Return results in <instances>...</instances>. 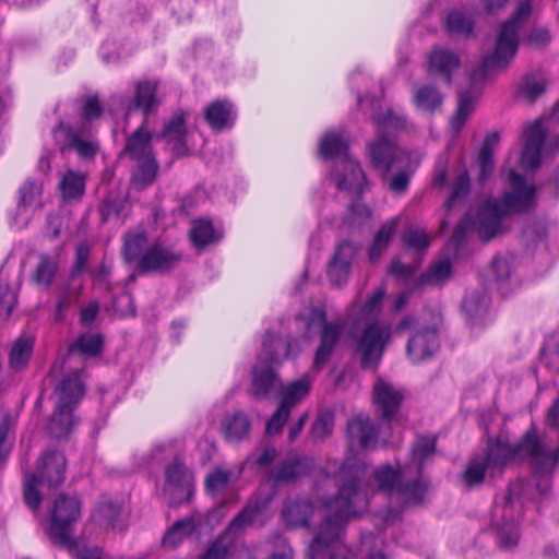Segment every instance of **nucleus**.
<instances>
[{
    "label": "nucleus",
    "instance_id": "nucleus-57",
    "mask_svg": "<svg viewBox=\"0 0 559 559\" xmlns=\"http://www.w3.org/2000/svg\"><path fill=\"white\" fill-rule=\"evenodd\" d=\"M546 91V82L533 75L526 76L521 84L520 95L528 103H534Z\"/></svg>",
    "mask_w": 559,
    "mask_h": 559
},
{
    "label": "nucleus",
    "instance_id": "nucleus-19",
    "mask_svg": "<svg viewBox=\"0 0 559 559\" xmlns=\"http://www.w3.org/2000/svg\"><path fill=\"white\" fill-rule=\"evenodd\" d=\"M404 394L401 390L384 380H378L373 386V403L378 416L391 423L397 414Z\"/></svg>",
    "mask_w": 559,
    "mask_h": 559
},
{
    "label": "nucleus",
    "instance_id": "nucleus-50",
    "mask_svg": "<svg viewBox=\"0 0 559 559\" xmlns=\"http://www.w3.org/2000/svg\"><path fill=\"white\" fill-rule=\"evenodd\" d=\"M451 262L448 259L440 260L429 266L427 272L420 276L421 284H443L451 275Z\"/></svg>",
    "mask_w": 559,
    "mask_h": 559
},
{
    "label": "nucleus",
    "instance_id": "nucleus-28",
    "mask_svg": "<svg viewBox=\"0 0 559 559\" xmlns=\"http://www.w3.org/2000/svg\"><path fill=\"white\" fill-rule=\"evenodd\" d=\"M507 215L496 201L484 204L477 215L476 228L484 242L490 241L502 231L501 218Z\"/></svg>",
    "mask_w": 559,
    "mask_h": 559
},
{
    "label": "nucleus",
    "instance_id": "nucleus-46",
    "mask_svg": "<svg viewBox=\"0 0 559 559\" xmlns=\"http://www.w3.org/2000/svg\"><path fill=\"white\" fill-rule=\"evenodd\" d=\"M436 451V438L418 437L412 447V464L416 465L417 474H420L424 463Z\"/></svg>",
    "mask_w": 559,
    "mask_h": 559
},
{
    "label": "nucleus",
    "instance_id": "nucleus-23",
    "mask_svg": "<svg viewBox=\"0 0 559 559\" xmlns=\"http://www.w3.org/2000/svg\"><path fill=\"white\" fill-rule=\"evenodd\" d=\"M188 116L187 111L178 109L165 123L162 133L156 135L157 139H163L173 145V152L176 156H183L188 153V129L186 126Z\"/></svg>",
    "mask_w": 559,
    "mask_h": 559
},
{
    "label": "nucleus",
    "instance_id": "nucleus-60",
    "mask_svg": "<svg viewBox=\"0 0 559 559\" xmlns=\"http://www.w3.org/2000/svg\"><path fill=\"white\" fill-rule=\"evenodd\" d=\"M403 241L408 248L424 251L429 246L428 235L424 229L407 228L403 234Z\"/></svg>",
    "mask_w": 559,
    "mask_h": 559
},
{
    "label": "nucleus",
    "instance_id": "nucleus-10",
    "mask_svg": "<svg viewBox=\"0 0 559 559\" xmlns=\"http://www.w3.org/2000/svg\"><path fill=\"white\" fill-rule=\"evenodd\" d=\"M122 257L127 264L133 266V270L126 283L124 290L115 299L114 308L121 317H134L136 307L131 296V290L134 289L136 276L140 272V231L130 230L126 234L122 246Z\"/></svg>",
    "mask_w": 559,
    "mask_h": 559
},
{
    "label": "nucleus",
    "instance_id": "nucleus-34",
    "mask_svg": "<svg viewBox=\"0 0 559 559\" xmlns=\"http://www.w3.org/2000/svg\"><path fill=\"white\" fill-rule=\"evenodd\" d=\"M251 421L243 412H236L224 417L222 430L228 442H239L248 437Z\"/></svg>",
    "mask_w": 559,
    "mask_h": 559
},
{
    "label": "nucleus",
    "instance_id": "nucleus-13",
    "mask_svg": "<svg viewBox=\"0 0 559 559\" xmlns=\"http://www.w3.org/2000/svg\"><path fill=\"white\" fill-rule=\"evenodd\" d=\"M52 133L55 143L62 154L74 150L83 159H91L95 156L97 144L93 140L85 138L84 126L78 129L60 122L53 128Z\"/></svg>",
    "mask_w": 559,
    "mask_h": 559
},
{
    "label": "nucleus",
    "instance_id": "nucleus-62",
    "mask_svg": "<svg viewBox=\"0 0 559 559\" xmlns=\"http://www.w3.org/2000/svg\"><path fill=\"white\" fill-rule=\"evenodd\" d=\"M449 153H441L435 164L432 186L443 188L448 181Z\"/></svg>",
    "mask_w": 559,
    "mask_h": 559
},
{
    "label": "nucleus",
    "instance_id": "nucleus-59",
    "mask_svg": "<svg viewBox=\"0 0 559 559\" xmlns=\"http://www.w3.org/2000/svg\"><path fill=\"white\" fill-rule=\"evenodd\" d=\"M81 102V115L86 121H94L98 119L104 112L97 95H87L80 99Z\"/></svg>",
    "mask_w": 559,
    "mask_h": 559
},
{
    "label": "nucleus",
    "instance_id": "nucleus-26",
    "mask_svg": "<svg viewBox=\"0 0 559 559\" xmlns=\"http://www.w3.org/2000/svg\"><path fill=\"white\" fill-rule=\"evenodd\" d=\"M202 515L199 512H192L190 515L177 520L167 528L162 538V545L165 549L174 550L178 548L185 539L191 537L201 524Z\"/></svg>",
    "mask_w": 559,
    "mask_h": 559
},
{
    "label": "nucleus",
    "instance_id": "nucleus-58",
    "mask_svg": "<svg viewBox=\"0 0 559 559\" xmlns=\"http://www.w3.org/2000/svg\"><path fill=\"white\" fill-rule=\"evenodd\" d=\"M334 428V416L332 413L326 412L321 414L312 425V436L318 441L325 440L331 436Z\"/></svg>",
    "mask_w": 559,
    "mask_h": 559
},
{
    "label": "nucleus",
    "instance_id": "nucleus-32",
    "mask_svg": "<svg viewBox=\"0 0 559 559\" xmlns=\"http://www.w3.org/2000/svg\"><path fill=\"white\" fill-rule=\"evenodd\" d=\"M313 506L309 500L296 498L285 502L282 514L287 524L306 526L313 515Z\"/></svg>",
    "mask_w": 559,
    "mask_h": 559
},
{
    "label": "nucleus",
    "instance_id": "nucleus-18",
    "mask_svg": "<svg viewBox=\"0 0 559 559\" xmlns=\"http://www.w3.org/2000/svg\"><path fill=\"white\" fill-rule=\"evenodd\" d=\"M524 146L521 164L525 169H536L542 163V148L545 143L546 131L540 119H536L524 129Z\"/></svg>",
    "mask_w": 559,
    "mask_h": 559
},
{
    "label": "nucleus",
    "instance_id": "nucleus-30",
    "mask_svg": "<svg viewBox=\"0 0 559 559\" xmlns=\"http://www.w3.org/2000/svg\"><path fill=\"white\" fill-rule=\"evenodd\" d=\"M204 118L212 130L221 132L234 126L236 112L230 102L217 99L205 107Z\"/></svg>",
    "mask_w": 559,
    "mask_h": 559
},
{
    "label": "nucleus",
    "instance_id": "nucleus-14",
    "mask_svg": "<svg viewBox=\"0 0 559 559\" xmlns=\"http://www.w3.org/2000/svg\"><path fill=\"white\" fill-rule=\"evenodd\" d=\"M310 383L307 379H299L283 390L282 402L266 423V433H278L286 423L292 408L309 392Z\"/></svg>",
    "mask_w": 559,
    "mask_h": 559
},
{
    "label": "nucleus",
    "instance_id": "nucleus-5",
    "mask_svg": "<svg viewBox=\"0 0 559 559\" xmlns=\"http://www.w3.org/2000/svg\"><path fill=\"white\" fill-rule=\"evenodd\" d=\"M296 322L305 329L304 338H311V331L319 329L320 342L313 358V368L321 370L332 357L344 331L345 322L342 320H326V312L321 307L310 308L308 313H298Z\"/></svg>",
    "mask_w": 559,
    "mask_h": 559
},
{
    "label": "nucleus",
    "instance_id": "nucleus-21",
    "mask_svg": "<svg viewBox=\"0 0 559 559\" xmlns=\"http://www.w3.org/2000/svg\"><path fill=\"white\" fill-rule=\"evenodd\" d=\"M440 347L436 328H423L416 331L407 343V355L415 362H421L433 356Z\"/></svg>",
    "mask_w": 559,
    "mask_h": 559
},
{
    "label": "nucleus",
    "instance_id": "nucleus-6",
    "mask_svg": "<svg viewBox=\"0 0 559 559\" xmlns=\"http://www.w3.org/2000/svg\"><path fill=\"white\" fill-rule=\"evenodd\" d=\"M56 407L48 423L49 435L62 439L70 435L74 425L73 409L84 395L82 371L66 376L55 389Z\"/></svg>",
    "mask_w": 559,
    "mask_h": 559
},
{
    "label": "nucleus",
    "instance_id": "nucleus-61",
    "mask_svg": "<svg viewBox=\"0 0 559 559\" xmlns=\"http://www.w3.org/2000/svg\"><path fill=\"white\" fill-rule=\"evenodd\" d=\"M91 253V248L87 242H81L78 245L75 249V262L71 270L70 278L73 281H81L80 275L85 270L88 258Z\"/></svg>",
    "mask_w": 559,
    "mask_h": 559
},
{
    "label": "nucleus",
    "instance_id": "nucleus-9",
    "mask_svg": "<svg viewBox=\"0 0 559 559\" xmlns=\"http://www.w3.org/2000/svg\"><path fill=\"white\" fill-rule=\"evenodd\" d=\"M508 215L523 214L536 206V185L515 170L508 175V190L495 200Z\"/></svg>",
    "mask_w": 559,
    "mask_h": 559
},
{
    "label": "nucleus",
    "instance_id": "nucleus-56",
    "mask_svg": "<svg viewBox=\"0 0 559 559\" xmlns=\"http://www.w3.org/2000/svg\"><path fill=\"white\" fill-rule=\"evenodd\" d=\"M67 549L74 559H106L103 550L97 546L79 545L72 536L71 545H58Z\"/></svg>",
    "mask_w": 559,
    "mask_h": 559
},
{
    "label": "nucleus",
    "instance_id": "nucleus-17",
    "mask_svg": "<svg viewBox=\"0 0 559 559\" xmlns=\"http://www.w3.org/2000/svg\"><path fill=\"white\" fill-rule=\"evenodd\" d=\"M182 259L173 246L155 242L142 253V273H166L174 269Z\"/></svg>",
    "mask_w": 559,
    "mask_h": 559
},
{
    "label": "nucleus",
    "instance_id": "nucleus-44",
    "mask_svg": "<svg viewBox=\"0 0 559 559\" xmlns=\"http://www.w3.org/2000/svg\"><path fill=\"white\" fill-rule=\"evenodd\" d=\"M372 119L376 123L378 134H383L386 138L396 131L404 130L407 126L406 118L391 109H388L383 115H377Z\"/></svg>",
    "mask_w": 559,
    "mask_h": 559
},
{
    "label": "nucleus",
    "instance_id": "nucleus-16",
    "mask_svg": "<svg viewBox=\"0 0 559 559\" xmlns=\"http://www.w3.org/2000/svg\"><path fill=\"white\" fill-rule=\"evenodd\" d=\"M67 460L62 452L48 451L37 461L36 471L31 475H36L40 484L49 488L60 486L66 479Z\"/></svg>",
    "mask_w": 559,
    "mask_h": 559
},
{
    "label": "nucleus",
    "instance_id": "nucleus-41",
    "mask_svg": "<svg viewBox=\"0 0 559 559\" xmlns=\"http://www.w3.org/2000/svg\"><path fill=\"white\" fill-rule=\"evenodd\" d=\"M34 346V338L31 335H21L12 344L9 354V366L15 371L26 367L31 358Z\"/></svg>",
    "mask_w": 559,
    "mask_h": 559
},
{
    "label": "nucleus",
    "instance_id": "nucleus-24",
    "mask_svg": "<svg viewBox=\"0 0 559 559\" xmlns=\"http://www.w3.org/2000/svg\"><path fill=\"white\" fill-rule=\"evenodd\" d=\"M347 437L350 443L361 449H376L379 429L367 415H357L347 423Z\"/></svg>",
    "mask_w": 559,
    "mask_h": 559
},
{
    "label": "nucleus",
    "instance_id": "nucleus-25",
    "mask_svg": "<svg viewBox=\"0 0 559 559\" xmlns=\"http://www.w3.org/2000/svg\"><path fill=\"white\" fill-rule=\"evenodd\" d=\"M514 506L506 509V504L501 508V520H497L493 524L496 544L501 550H513L520 542V532L518 523L513 519H507ZM495 516H498L500 508H495Z\"/></svg>",
    "mask_w": 559,
    "mask_h": 559
},
{
    "label": "nucleus",
    "instance_id": "nucleus-2",
    "mask_svg": "<svg viewBox=\"0 0 559 559\" xmlns=\"http://www.w3.org/2000/svg\"><path fill=\"white\" fill-rule=\"evenodd\" d=\"M386 294L384 285L377 287L360 309V318L368 321L355 336V352L364 369H376L391 338V325L377 321Z\"/></svg>",
    "mask_w": 559,
    "mask_h": 559
},
{
    "label": "nucleus",
    "instance_id": "nucleus-36",
    "mask_svg": "<svg viewBox=\"0 0 559 559\" xmlns=\"http://www.w3.org/2000/svg\"><path fill=\"white\" fill-rule=\"evenodd\" d=\"M277 386V377L273 369L259 361L252 371V393L255 397H267Z\"/></svg>",
    "mask_w": 559,
    "mask_h": 559
},
{
    "label": "nucleus",
    "instance_id": "nucleus-3",
    "mask_svg": "<svg viewBox=\"0 0 559 559\" xmlns=\"http://www.w3.org/2000/svg\"><path fill=\"white\" fill-rule=\"evenodd\" d=\"M497 440L507 464L515 460L530 459L535 469L544 471L559 462V442L552 444L547 433L539 435L535 424L530 426L518 443L511 444L501 437Z\"/></svg>",
    "mask_w": 559,
    "mask_h": 559
},
{
    "label": "nucleus",
    "instance_id": "nucleus-53",
    "mask_svg": "<svg viewBox=\"0 0 559 559\" xmlns=\"http://www.w3.org/2000/svg\"><path fill=\"white\" fill-rule=\"evenodd\" d=\"M469 188V176L467 170H464L456 176L452 183L450 197L444 203L447 211H450L457 201L463 200L468 194Z\"/></svg>",
    "mask_w": 559,
    "mask_h": 559
},
{
    "label": "nucleus",
    "instance_id": "nucleus-11",
    "mask_svg": "<svg viewBox=\"0 0 559 559\" xmlns=\"http://www.w3.org/2000/svg\"><path fill=\"white\" fill-rule=\"evenodd\" d=\"M506 465V456L497 438L489 439L484 452L468 461L463 479L469 488L478 486L483 484L487 473L493 476L496 473H501Z\"/></svg>",
    "mask_w": 559,
    "mask_h": 559
},
{
    "label": "nucleus",
    "instance_id": "nucleus-54",
    "mask_svg": "<svg viewBox=\"0 0 559 559\" xmlns=\"http://www.w3.org/2000/svg\"><path fill=\"white\" fill-rule=\"evenodd\" d=\"M447 28L452 35H469L473 21L461 11H451L447 17Z\"/></svg>",
    "mask_w": 559,
    "mask_h": 559
},
{
    "label": "nucleus",
    "instance_id": "nucleus-49",
    "mask_svg": "<svg viewBox=\"0 0 559 559\" xmlns=\"http://www.w3.org/2000/svg\"><path fill=\"white\" fill-rule=\"evenodd\" d=\"M475 98L468 92H460L457 108L451 119V127L455 132H460L465 121L474 110Z\"/></svg>",
    "mask_w": 559,
    "mask_h": 559
},
{
    "label": "nucleus",
    "instance_id": "nucleus-22",
    "mask_svg": "<svg viewBox=\"0 0 559 559\" xmlns=\"http://www.w3.org/2000/svg\"><path fill=\"white\" fill-rule=\"evenodd\" d=\"M550 489V480L548 477H539L537 480L516 479L509 485L508 495L506 496V509L519 502L521 506L524 501L535 500L537 496L547 495Z\"/></svg>",
    "mask_w": 559,
    "mask_h": 559
},
{
    "label": "nucleus",
    "instance_id": "nucleus-29",
    "mask_svg": "<svg viewBox=\"0 0 559 559\" xmlns=\"http://www.w3.org/2000/svg\"><path fill=\"white\" fill-rule=\"evenodd\" d=\"M461 66L457 53L447 48H435L428 57V72L451 83L452 74Z\"/></svg>",
    "mask_w": 559,
    "mask_h": 559
},
{
    "label": "nucleus",
    "instance_id": "nucleus-51",
    "mask_svg": "<svg viewBox=\"0 0 559 559\" xmlns=\"http://www.w3.org/2000/svg\"><path fill=\"white\" fill-rule=\"evenodd\" d=\"M128 210H129V203L126 199L107 197L102 202L98 211H99L102 221L105 223L115 216L126 217Z\"/></svg>",
    "mask_w": 559,
    "mask_h": 559
},
{
    "label": "nucleus",
    "instance_id": "nucleus-45",
    "mask_svg": "<svg viewBox=\"0 0 559 559\" xmlns=\"http://www.w3.org/2000/svg\"><path fill=\"white\" fill-rule=\"evenodd\" d=\"M258 511V506H247L231 520L227 528L221 534H226L227 539L235 542L237 535L252 524Z\"/></svg>",
    "mask_w": 559,
    "mask_h": 559
},
{
    "label": "nucleus",
    "instance_id": "nucleus-63",
    "mask_svg": "<svg viewBox=\"0 0 559 559\" xmlns=\"http://www.w3.org/2000/svg\"><path fill=\"white\" fill-rule=\"evenodd\" d=\"M277 451L271 444H265L259 449V453H253L247 459V463L252 466H266L271 464L276 457Z\"/></svg>",
    "mask_w": 559,
    "mask_h": 559
},
{
    "label": "nucleus",
    "instance_id": "nucleus-43",
    "mask_svg": "<svg viewBox=\"0 0 559 559\" xmlns=\"http://www.w3.org/2000/svg\"><path fill=\"white\" fill-rule=\"evenodd\" d=\"M399 222L397 219H391L384 223L379 231L377 233L373 243L369 250V259L371 262H376L380 259L382 253L388 248L391 238L394 236L397 229Z\"/></svg>",
    "mask_w": 559,
    "mask_h": 559
},
{
    "label": "nucleus",
    "instance_id": "nucleus-39",
    "mask_svg": "<svg viewBox=\"0 0 559 559\" xmlns=\"http://www.w3.org/2000/svg\"><path fill=\"white\" fill-rule=\"evenodd\" d=\"M292 354V342L267 332L262 342V355L271 362L278 364Z\"/></svg>",
    "mask_w": 559,
    "mask_h": 559
},
{
    "label": "nucleus",
    "instance_id": "nucleus-27",
    "mask_svg": "<svg viewBox=\"0 0 559 559\" xmlns=\"http://www.w3.org/2000/svg\"><path fill=\"white\" fill-rule=\"evenodd\" d=\"M395 143L383 134H378V139L370 142L367 146V154L370 163L386 177L395 160Z\"/></svg>",
    "mask_w": 559,
    "mask_h": 559
},
{
    "label": "nucleus",
    "instance_id": "nucleus-12",
    "mask_svg": "<svg viewBox=\"0 0 559 559\" xmlns=\"http://www.w3.org/2000/svg\"><path fill=\"white\" fill-rule=\"evenodd\" d=\"M164 491L170 507L178 508L191 501L194 493V483L181 462L175 461L166 467Z\"/></svg>",
    "mask_w": 559,
    "mask_h": 559
},
{
    "label": "nucleus",
    "instance_id": "nucleus-35",
    "mask_svg": "<svg viewBox=\"0 0 559 559\" xmlns=\"http://www.w3.org/2000/svg\"><path fill=\"white\" fill-rule=\"evenodd\" d=\"M489 306V296L485 292H469L465 295L462 304V310L466 317V320L471 324L480 323Z\"/></svg>",
    "mask_w": 559,
    "mask_h": 559
},
{
    "label": "nucleus",
    "instance_id": "nucleus-64",
    "mask_svg": "<svg viewBox=\"0 0 559 559\" xmlns=\"http://www.w3.org/2000/svg\"><path fill=\"white\" fill-rule=\"evenodd\" d=\"M41 193L40 185L26 181L20 189V206L32 205Z\"/></svg>",
    "mask_w": 559,
    "mask_h": 559
},
{
    "label": "nucleus",
    "instance_id": "nucleus-8",
    "mask_svg": "<svg viewBox=\"0 0 559 559\" xmlns=\"http://www.w3.org/2000/svg\"><path fill=\"white\" fill-rule=\"evenodd\" d=\"M82 514V503L76 496L59 493L49 509L46 533L55 545H71L73 526Z\"/></svg>",
    "mask_w": 559,
    "mask_h": 559
},
{
    "label": "nucleus",
    "instance_id": "nucleus-38",
    "mask_svg": "<svg viewBox=\"0 0 559 559\" xmlns=\"http://www.w3.org/2000/svg\"><path fill=\"white\" fill-rule=\"evenodd\" d=\"M222 235L215 230L213 224L209 219H195L189 230V238L197 249H204L205 247L217 242Z\"/></svg>",
    "mask_w": 559,
    "mask_h": 559
},
{
    "label": "nucleus",
    "instance_id": "nucleus-7",
    "mask_svg": "<svg viewBox=\"0 0 559 559\" xmlns=\"http://www.w3.org/2000/svg\"><path fill=\"white\" fill-rule=\"evenodd\" d=\"M373 478L378 489L386 492L390 499L402 508L419 506L425 500L428 484L419 474L407 479L404 471L385 464L374 471Z\"/></svg>",
    "mask_w": 559,
    "mask_h": 559
},
{
    "label": "nucleus",
    "instance_id": "nucleus-42",
    "mask_svg": "<svg viewBox=\"0 0 559 559\" xmlns=\"http://www.w3.org/2000/svg\"><path fill=\"white\" fill-rule=\"evenodd\" d=\"M164 100L157 80L142 81V114H155Z\"/></svg>",
    "mask_w": 559,
    "mask_h": 559
},
{
    "label": "nucleus",
    "instance_id": "nucleus-48",
    "mask_svg": "<svg viewBox=\"0 0 559 559\" xmlns=\"http://www.w3.org/2000/svg\"><path fill=\"white\" fill-rule=\"evenodd\" d=\"M234 547V542L227 539L226 534H219L212 540L198 559H228Z\"/></svg>",
    "mask_w": 559,
    "mask_h": 559
},
{
    "label": "nucleus",
    "instance_id": "nucleus-47",
    "mask_svg": "<svg viewBox=\"0 0 559 559\" xmlns=\"http://www.w3.org/2000/svg\"><path fill=\"white\" fill-rule=\"evenodd\" d=\"M103 338L99 334L84 333L69 348L68 356L75 352L84 356H96L100 353Z\"/></svg>",
    "mask_w": 559,
    "mask_h": 559
},
{
    "label": "nucleus",
    "instance_id": "nucleus-37",
    "mask_svg": "<svg viewBox=\"0 0 559 559\" xmlns=\"http://www.w3.org/2000/svg\"><path fill=\"white\" fill-rule=\"evenodd\" d=\"M413 102L417 109L432 114L442 106L443 95L436 86L424 84L413 90Z\"/></svg>",
    "mask_w": 559,
    "mask_h": 559
},
{
    "label": "nucleus",
    "instance_id": "nucleus-15",
    "mask_svg": "<svg viewBox=\"0 0 559 559\" xmlns=\"http://www.w3.org/2000/svg\"><path fill=\"white\" fill-rule=\"evenodd\" d=\"M314 466L316 463L311 456L290 455L270 468L266 477L269 481L275 485L288 484L308 476Z\"/></svg>",
    "mask_w": 559,
    "mask_h": 559
},
{
    "label": "nucleus",
    "instance_id": "nucleus-20",
    "mask_svg": "<svg viewBox=\"0 0 559 559\" xmlns=\"http://www.w3.org/2000/svg\"><path fill=\"white\" fill-rule=\"evenodd\" d=\"M356 254L357 248L353 242L344 240L337 243L328 265V276L333 286L346 283Z\"/></svg>",
    "mask_w": 559,
    "mask_h": 559
},
{
    "label": "nucleus",
    "instance_id": "nucleus-31",
    "mask_svg": "<svg viewBox=\"0 0 559 559\" xmlns=\"http://www.w3.org/2000/svg\"><path fill=\"white\" fill-rule=\"evenodd\" d=\"M84 284L82 281H73L59 284L56 288L57 301L55 308V319L57 321L64 320L68 311L78 302Z\"/></svg>",
    "mask_w": 559,
    "mask_h": 559
},
{
    "label": "nucleus",
    "instance_id": "nucleus-55",
    "mask_svg": "<svg viewBox=\"0 0 559 559\" xmlns=\"http://www.w3.org/2000/svg\"><path fill=\"white\" fill-rule=\"evenodd\" d=\"M57 269L58 265L53 259L48 255H41L35 272L36 283L48 288L56 275Z\"/></svg>",
    "mask_w": 559,
    "mask_h": 559
},
{
    "label": "nucleus",
    "instance_id": "nucleus-1",
    "mask_svg": "<svg viewBox=\"0 0 559 559\" xmlns=\"http://www.w3.org/2000/svg\"><path fill=\"white\" fill-rule=\"evenodd\" d=\"M532 9L533 0H520L510 19L497 27L491 46L485 51L478 68L471 73L472 83L486 81L510 66L519 49L520 29L531 16Z\"/></svg>",
    "mask_w": 559,
    "mask_h": 559
},
{
    "label": "nucleus",
    "instance_id": "nucleus-40",
    "mask_svg": "<svg viewBox=\"0 0 559 559\" xmlns=\"http://www.w3.org/2000/svg\"><path fill=\"white\" fill-rule=\"evenodd\" d=\"M59 190L67 201L80 200L85 192V175L72 169L60 174Z\"/></svg>",
    "mask_w": 559,
    "mask_h": 559
},
{
    "label": "nucleus",
    "instance_id": "nucleus-52",
    "mask_svg": "<svg viewBox=\"0 0 559 559\" xmlns=\"http://www.w3.org/2000/svg\"><path fill=\"white\" fill-rule=\"evenodd\" d=\"M40 484L39 480L36 479V475H31V473L25 474L24 485H23V498L26 506L34 512L37 513L43 500V496L37 488V485Z\"/></svg>",
    "mask_w": 559,
    "mask_h": 559
},
{
    "label": "nucleus",
    "instance_id": "nucleus-33",
    "mask_svg": "<svg viewBox=\"0 0 559 559\" xmlns=\"http://www.w3.org/2000/svg\"><path fill=\"white\" fill-rule=\"evenodd\" d=\"M153 134L142 126V188L152 186L159 173V163L151 151Z\"/></svg>",
    "mask_w": 559,
    "mask_h": 559
},
{
    "label": "nucleus",
    "instance_id": "nucleus-4",
    "mask_svg": "<svg viewBox=\"0 0 559 559\" xmlns=\"http://www.w3.org/2000/svg\"><path fill=\"white\" fill-rule=\"evenodd\" d=\"M348 143L337 133H326L319 146V153L324 158L344 157L334 173V180L340 191H345L354 198L362 194L367 179L357 159L347 154Z\"/></svg>",
    "mask_w": 559,
    "mask_h": 559
}]
</instances>
